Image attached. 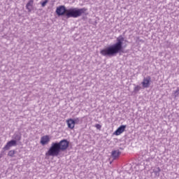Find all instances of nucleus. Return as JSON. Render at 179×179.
Masks as SVG:
<instances>
[{"instance_id": "15", "label": "nucleus", "mask_w": 179, "mask_h": 179, "mask_svg": "<svg viewBox=\"0 0 179 179\" xmlns=\"http://www.w3.org/2000/svg\"><path fill=\"white\" fill-rule=\"evenodd\" d=\"M160 171H162V169H160L159 167L154 169V173L155 176H157L158 177L160 176Z\"/></svg>"}, {"instance_id": "10", "label": "nucleus", "mask_w": 179, "mask_h": 179, "mask_svg": "<svg viewBox=\"0 0 179 179\" xmlns=\"http://www.w3.org/2000/svg\"><path fill=\"white\" fill-rule=\"evenodd\" d=\"M66 124H67L68 128H69V129H73V128H75V124L73 122V119L70 118V119L67 120Z\"/></svg>"}, {"instance_id": "7", "label": "nucleus", "mask_w": 179, "mask_h": 179, "mask_svg": "<svg viewBox=\"0 0 179 179\" xmlns=\"http://www.w3.org/2000/svg\"><path fill=\"white\" fill-rule=\"evenodd\" d=\"M150 80H152V78H150V76H147L144 78L142 82L143 87H149V86H150Z\"/></svg>"}, {"instance_id": "8", "label": "nucleus", "mask_w": 179, "mask_h": 179, "mask_svg": "<svg viewBox=\"0 0 179 179\" xmlns=\"http://www.w3.org/2000/svg\"><path fill=\"white\" fill-rule=\"evenodd\" d=\"M125 128H127V125H121L115 132L114 135L118 136V135H121L122 132L125 131Z\"/></svg>"}, {"instance_id": "13", "label": "nucleus", "mask_w": 179, "mask_h": 179, "mask_svg": "<svg viewBox=\"0 0 179 179\" xmlns=\"http://www.w3.org/2000/svg\"><path fill=\"white\" fill-rule=\"evenodd\" d=\"M73 121L74 122V125H78V124H80V122H82V120L79 117L73 119Z\"/></svg>"}, {"instance_id": "14", "label": "nucleus", "mask_w": 179, "mask_h": 179, "mask_svg": "<svg viewBox=\"0 0 179 179\" xmlns=\"http://www.w3.org/2000/svg\"><path fill=\"white\" fill-rule=\"evenodd\" d=\"M173 95L174 96L175 99L179 97V87H177L176 90L173 91Z\"/></svg>"}, {"instance_id": "16", "label": "nucleus", "mask_w": 179, "mask_h": 179, "mask_svg": "<svg viewBox=\"0 0 179 179\" xmlns=\"http://www.w3.org/2000/svg\"><path fill=\"white\" fill-rule=\"evenodd\" d=\"M16 153V151L12 150H10L8 153V156H9L10 157H13V156H15V154Z\"/></svg>"}, {"instance_id": "11", "label": "nucleus", "mask_w": 179, "mask_h": 179, "mask_svg": "<svg viewBox=\"0 0 179 179\" xmlns=\"http://www.w3.org/2000/svg\"><path fill=\"white\" fill-rule=\"evenodd\" d=\"M120 155H121V152H120V150H117L112 151L111 156L113 159L115 160V159H117V157H120Z\"/></svg>"}, {"instance_id": "12", "label": "nucleus", "mask_w": 179, "mask_h": 179, "mask_svg": "<svg viewBox=\"0 0 179 179\" xmlns=\"http://www.w3.org/2000/svg\"><path fill=\"white\" fill-rule=\"evenodd\" d=\"M13 141H15L16 143H17V142L22 139V135L19 133H15L13 136Z\"/></svg>"}, {"instance_id": "4", "label": "nucleus", "mask_w": 179, "mask_h": 179, "mask_svg": "<svg viewBox=\"0 0 179 179\" xmlns=\"http://www.w3.org/2000/svg\"><path fill=\"white\" fill-rule=\"evenodd\" d=\"M56 143H57L61 152H65V150H66L69 147V141L66 139H63L59 142H56Z\"/></svg>"}, {"instance_id": "1", "label": "nucleus", "mask_w": 179, "mask_h": 179, "mask_svg": "<svg viewBox=\"0 0 179 179\" xmlns=\"http://www.w3.org/2000/svg\"><path fill=\"white\" fill-rule=\"evenodd\" d=\"M125 41V38L122 35L119 36L116 38V43L110 45L106 48L105 49L100 51V54L103 57H115L117 54H124V42Z\"/></svg>"}, {"instance_id": "3", "label": "nucleus", "mask_w": 179, "mask_h": 179, "mask_svg": "<svg viewBox=\"0 0 179 179\" xmlns=\"http://www.w3.org/2000/svg\"><path fill=\"white\" fill-rule=\"evenodd\" d=\"M59 153H61V150L59 148V146L57 143V142L52 143L50 148L48 150V152H45V156L47 157H49L50 156H52V157H57L59 156Z\"/></svg>"}, {"instance_id": "5", "label": "nucleus", "mask_w": 179, "mask_h": 179, "mask_svg": "<svg viewBox=\"0 0 179 179\" xmlns=\"http://www.w3.org/2000/svg\"><path fill=\"white\" fill-rule=\"evenodd\" d=\"M50 141H51V138H50V136L46 135L41 138L40 143L42 146H45V145H48V143H50Z\"/></svg>"}, {"instance_id": "2", "label": "nucleus", "mask_w": 179, "mask_h": 179, "mask_svg": "<svg viewBox=\"0 0 179 179\" xmlns=\"http://www.w3.org/2000/svg\"><path fill=\"white\" fill-rule=\"evenodd\" d=\"M87 11V8H71L67 9L65 6H59L56 8V13L57 16H64L66 19H69L71 17H73L76 19V17H80L83 13H86Z\"/></svg>"}, {"instance_id": "6", "label": "nucleus", "mask_w": 179, "mask_h": 179, "mask_svg": "<svg viewBox=\"0 0 179 179\" xmlns=\"http://www.w3.org/2000/svg\"><path fill=\"white\" fill-rule=\"evenodd\" d=\"M17 143H16V140H11L8 141L6 145L3 148V150H9L12 146H16Z\"/></svg>"}, {"instance_id": "9", "label": "nucleus", "mask_w": 179, "mask_h": 179, "mask_svg": "<svg viewBox=\"0 0 179 179\" xmlns=\"http://www.w3.org/2000/svg\"><path fill=\"white\" fill-rule=\"evenodd\" d=\"M34 3V1L29 0L26 5V9H27L28 12H31L33 10V4Z\"/></svg>"}, {"instance_id": "17", "label": "nucleus", "mask_w": 179, "mask_h": 179, "mask_svg": "<svg viewBox=\"0 0 179 179\" xmlns=\"http://www.w3.org/2000/svg\"><path fill=\"white\" fill-rule=\"evenodd\" d=\"M141 89V86L139 85L136 86L134 90V93H138V92H139Z\"/></svg>"}, {"instance_id": "18", "label": "nucleus", "mask_w": 179, "mask_h": 179, "mask_svg": "<svg viewBox=\"0 0 179 179\" xmlns=\"http://www.w3.org/2000/svg\"><path fill=\"white\" fill-rule=\"evenodd\" d=\"M47 3H48V0H45L44 1L41 2V4L42 8H44Z\"/></svg>"}, {"instance_id": "19", "label": "nucleus", "mask_w": 179, "mask_h": 179, "mask_svg": "<svg viewBox=\"0 0 179 179\" xmlns=\"http://www.w3.org/2000/svg\"><path fill=\"white\" fill-rule=\"evenodd\" d=\"M95 128H96V129H101V126L99 124H95Z\"/></svg>"}]
</instances>
